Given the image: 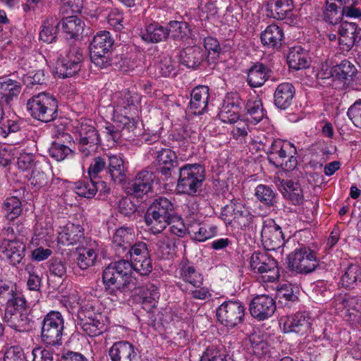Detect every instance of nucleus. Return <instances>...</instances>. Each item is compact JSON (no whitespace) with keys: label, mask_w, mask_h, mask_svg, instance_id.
Segmentation results:
<instances>
[{"label":"nucleus","mask_w":361,"mask_h":361,"mask_svg":"<svg viewBox=\"0 0 361 361\" xmlns=\"http://www.w3.org/2000/svg\"><path fill=\"white\" fill-rule=\"evenodd\" d=\"M99 251L98 244L94 241L87 247L78 249L77 264L81 269H86L94 265Z\"/></svg>","instance_id":"72a5a7b5"},{"label":"nucleus","mask_w":361,"mask_h":361,"mask_svg":"<svg viewBox=\"0 0 361 361\" xmlns=\"http://www.w3.org/2000/svg\"><path fill=\"white\" fill-rule=\"evenodd\" d=\"M361 29L354 23L343 22L338 29V45L343 51H350L354 45L360 46Z\"/></svg>","instance_id":"f3484780"},{"label":"nucleus","mask_w":361,"mask_h":361,"mask_svg":"<svg viewBox=\"0 0 361 361\" xmlns=\"http://www.w3.org/2000/svg\"><path fill=\"white\" fill-rule=\"evenodd\" d=\"M159 238V240L157 243V254L161 258H166L173 251V240L164 235H161Z\"/></svg>","instance_id":"13d9d810"},{"label":"nucleus","mask_w":361,"mask_h":361,"mask_svg":"<svg viewBox=\"0 0 361 361\" xmlns=\"http://www.w3.org/2000/svg\"><path fill=\"white\" fill-rule=\"evenodd\" d=\"M246 119L254 125L260 122L265 116V111L262 106L261 99L257 96H251L245 104Z\"/></svg>","instance_id":"2f4dec72"},{"label":"nucleus","mask_w":361,"mask_h":361,"mask_svg":"<svg viewBox=\"0 0 361 361\" xmlns=\"http://www.w3.org/2000/svg\"><path fill=\"white\" fill-rule=\"evenodd\" d=\"M312 325L311 317L307 312H298L286 317L283 323L285 332H295L303 334L308 331Z\"/></svg>","instance_id":"5701e85b"},{"label":"nucleus","mask_w":361,"mask_h":361,"mask_svg":"<svg viewBox=\"0 0 361 361\" xmlns=\"http://www.w3.org/2000/svg\"><path fill=\"white\" fill-rule=\"evenodd\" d=\"M178 277L193 287L199 288L203 283L202 274L188 261H182L178 267Z\"/></svg>","instance_id":"a878e982"},{"label":"nucleus","mask_w":361,"mask_h":361,"mask_svg":"<svg viewBox=\"0 0 361 361\" xmlns=\"http://www.w3.org/2000/svg\"><path fill=\"white\" fill-rule=\"evenodd\" d=\"M250 267L259 274L263 283L275 282L280 276L277 262L265 252H255L250 258Z\"/></svg>","instance_id":"6e6552de"},{"label":"nucleus","mask_w":361,"mask_h":361,"mask_svg":"<svg viewBox=\"0 0 361 361\" xmlns=\"http://www.w3.org/2000/svg\"><path fill=\"white\" fill-rule=\"evenodd\" d=\"M270 69L263 63H256L247 72V82L252 87L262 86L270 75Z\"/></svg>","instance_id":"473e14b6"},{"label":"nucleus","mask_w":361,"mask_h":361,"mask_svg":"<svg viewBox=\"0 0 361 361\" xmlns=\"http://www.w3.org/2000/svg\"><path fill=\"white\" fill-rule=\"evenodd\" d=\"M20 152L16 157L18 167L22 171H27L32 168L34 165V155L31 153L23 152L20 148Z\"/></svg>","instance_id":"0e129e2a"},{"label":"nucleus","mask_w":361,"mask_h":361,"mask_svg":"<svg viewBox=\"0 0 361 361\" xmlns=\"http://www.w3.org/2000/svg\"><path fill=\"white\" fill-rule=\"evenodd\" d=\"M209 96L207 86L200 85L192 90L190 105L195 114H200L207 109Z\"/></svg>","instance_id":"c756f323"},{"label":"nucleus","mask_w":361,"mask_h":361,"mask_svg":"<svg viewBox=\"0 0 361 361\" xmlns=\"http://www.w3.org/2000/svg\"><path fill=\"white\" fill-rule=\"evenodd\" d=\"M126 171L124 161L120 156L110 155L109 157L108 172L115 182H122L126 178Z\"/></svg>","instance_id":"37998d69"},{"label":"nucleus","mask_w":361,"mask_h":361,"mask_svg":"<svg viewBox=\"0 0 361 361\" xmlns=\"http://www.w3.org/2000/svg\"><path fill=\"white\" fill-rule=\"evenodd\" d=\"M160 294L157 286L153 284L147 285L142 293L143 308L150 312L156 307Z\"/></svg>","instance_id":"a18cd8bd"},{"label":"nucleus","mask_w":361,"mask_h":361,"mask_svg":"<svg viewBox=\"0 0 361 361\" xmlns=\"http://www.w3.org/2000/svg\"><path fill=\"white\" fill-rule=\"evenodd\" d=\"M114 40L108 31H100L93 38L90 44V57L92 61L100 68L109 65L106 54L111 50Z\"/></svg>","instance_id":"9b49d317"},{"label":"nucleus","mask_w":361,"mask_h":361,"mask_svg":"<svg viewBox=\"0 0 361 361\" xmlns=\"http://www.w3.org/2000/svg\"><path fill=\"white\" fill-rule=\"evenodd\" d=\"M281 184V192L286 199L289 200L295 205H299L303 202V192L298 183L283 180Z\"/></svg>","instance_id":"e433bc0d"},{"label":"nucleus","mask_w":361,"mask_h":361,"mask_svg":"<svg viewBox=\"0 0 361 361\" xmlns=\"http://www.w3.org/2000/svg\"><path fill=\"white\" fill-rule=\"evenodd\" d=\"M135 238L133 229L130 227H121L115 231L112 243L120 255L128 250Z\"/></svg>","instance_id":"cd10ccee"},{"label":"nucleus","mask_w":361,"mask_h":361,"mask_svg":"<svg viewBox=\"0 0 361 361\" xmlns=\"http://www.w3.org/2000/svg\"><path fill=\"white\" fill-rule=\"evenodd\" d=\"M27 107L30 115L40 121L49 122L56 117L57 101L47 93L33 96L27 101Z\"/></svg>","instance_id":"0eeeda50"},{"label":"nucleus","mask_w":361,"mask_h":361,"mask_svg":"<svg viewBox=\"0 0 361 361\" xmlns=\"http://www.w3.org/2000/svg\"><path fill=\"white\" fill-rule=\"evenodd\" d=\"M3 361H25L23 348L17 345L7 348Z\"/></svg>","instance_id":"69168bd1"},{"label":"nucleus","mask_w":361,"mask_h":361,"mask_svg":"<svg viewBox=\"0 0 361 361\" xmlns=\"http://www.w3.org/2000/svg\"><path fill=\"white\" fill-rule=\"evenodd\" d=\"M25 245L19 239H4L0 245V252L4 257L16 266L20 263L25 257Z\"/></svg>","instance_id":"aec40b11"},{"label":"nucleus","mask_w":361,"mask_h":361,"mask_svg":"<svg viewBox=\"0 0 361 361\" xmlns=\"http://www.w3.org/2000/svg\"><path fill=\"white\" fill-rule=\"evenodd\" d=\"M109 355L111 361H136L137 353L133 344L123 341L112 345Z\"/></svg>","instance_id":"393cba45"},{"label":"nucleus","mask_w":361,"mask_h":361,"mask_svg":"<svg viewBox=\"0 0 361 361\" xmlns=\"http://www.w3.org/2000/svg\"><path fill=\"white\" fill-rule=\"evenodd\" d=\"M271 11L276 12V16L275 18H283L286 13L292 11L293 8V0H276L274 2L269 4Z\"/></svg>","instance_id":"680f3d73"},{"label":"nucleus","mask_w":361,"mask_h":361,"mask_svg":"<svg viewBox=\"0 0 361 361\" xmlns=\"http://www.w3.org/2000/svg\"><path fill=\"white\" fill-rule=\"evenodd\" d=\"M156 160L159 165H164L168 171L178 165L176 154L169 148L158 149L156 153Z\"/></svg>","instance_id":"de8ad7c7"},{"label":"nucleus","mask_w":361,"mask_h":361,"mask_svg":"<svg viewBox=\"0 0 361 361\" xmlns=\"http://www.w3.org/2000/svg\"><path fill=\"white\" fill-rule=\"evenodd\" d=\"M295 146L286 140H276L273 142L269 154V162L284 171H292L298 165Z\"/></svg>","instance_id":"39448f33"},{"label":"nucleus","mask_w":361,"mask_h":361,"mask_svg":"<svg viewBox=\"0 0 361 361\" xmlns=\"http://www.w3.org/2000/svg\"><path fill=\"white\" fill-rule=\"evenodd\" d=\"M73 133L78 145L80 152L84 157H88L95 152L100 142L98 131L92 121L81 118L73 125Z\"/></svg>","instance_id":"423d86ee"},{"label":"nucleus","mask_w":361,"mask_h":361,"mask_svg":"<svg viewBox=\"0 0 361 361\" xmlns=\"http://www.w3.org/2000/svg\"><path fill=\"white\" fill-rule=\"evenodd\" d=\"M355 0H326L324 19L331 25L339 23L343 17V7L347 4H354Z\"/></svg>","instance_id":"b1692460"},{"label":"nucleus","mask_w":361,"mask_h":361,"mask_svg":"<svg viewBox=\"0 0 361 361\" xmlns=\"http://www.w3.org/2000/svg\"><path fill=\"white\" fill-rule=\"evenodd\" d=\"M134 271L141 276H147L152 271L151 259L148 255L147 245L143 242H137L128 250Z\"/></svg>","instance_id":"dca6fc26"},{"label":"nucleus","mask_w":361,"mask_h":361,"mask_svg":"<svg viewBox=\"0 0 361 361\" xmlns=\"http://www.w3.org/2000/svg\"><path fill=\"white\" fill-rule=\"evenodd\" d=\"M205 179L204 167L199 164H186L179 169L176 189L180 193L194 195Z\"/></svg>","instance_id":"20e7f679"},{"label":"nucleus","mask_w":361,"mask_h":361,"mask_svg":"<svg viewBox=\"0 0 361 361\" xmlns=\"http://www.w3.org/2000/svg\"><path fill=\"white\" fill-rule=\"evenodd\" d=\"M241 99L237 94L228 96L218 114L220 121L224 123L233 124L240 118Z\"/></svg>","instance_id":"412c9836"},{"label":"nucleus","mask_w":361,"mask_h":361,"mask_svg":"<svg viewBox=\"0 0 361 361\" xmlns=\"http://www.w3.org/2000/svg\"><path fill=\"white\" fill-rule=\"evenodd\" d=\"M78 324L90 336H97L105 331L106 319L102 313L96 312L92 306L80 309L78 312Z\"/></svg>","instance_id":"9d476101"},{"label":"nucleus","mask_w":361,"mask_h":361,"mask_svg":"<svg viewBox=\"0 0 361 361\" xmlns=\"http://www.w3.org/2000/svg\"><path fill=\"white\" fill-rule=\"evenodd\" d=\"M133 268L128 260L111 263L103 271V282L110 295L119 297L133 279Z\"/></svg>","instance_id":"f03ea898"},{"label":"nucleus","mask_w":361,"mask_h":361,"mask_svg":"<svg viewBox=\"0 0 361 361\" xmlns=\"http://www.w3.org/2000/svg\"><path fill=\"white\" fill-rule=\"evenodd\" d=\"M248 123L250 122L246 118H240L235 123L232 124L233 128L231 130V135L234 139L241 142L245 140L248 133L250 131Z\"/></svg>","instance_id":"bf43d9fd"},{"label":"nucleus","mask_w":361,"mask_h":361,"mask_svg":"<svg viewBox=\"0 0 361 361\" xmlns=\"http://www.w3.org/2000/svg\"><path fill=\"white\" fill-rule=\"evenodd\" d=\"M3 210L6 219L12 221L18 218L22 212L21 202L16 197H8L4 202Z\"/></svg>","instance_id":"3c124183"},{"label":"nucleus","mask_w":361,"mask_h":361,"mask_svg":"<svg viewBox=\"0 0 361 361\" xmlns=\"http://www.w3.org/2000/svg\"><path fill=\"white\" fill-rule=\"evenodd\" d=\"M295 94V87L290 82L279 85L274 92V104L281 109H287L292 102Z\"/></svg>","instance_id":"7c9ffc66"},{"label":"nucleus","mask_w":361,"mask_h":361,"mask_svg":"<svg viewBox=\"0 0 361 361\" xmlns=\"http://www.w3.org/2000/svg\"><path fill=\"white\" fill-rule=\"evenodd\" d=\"M140 96L135 92L128 90L114 94L113 97V121L116 127L106 123L103 126L102 133L109 141L116 142L121 137V130L133 131L136 127L138 116V105Z\"/></svg>","instance_id":"f257e3e1"},{"label":"nucleus","mask_w":361,"mask_h":361,"mask_svg":"<svg viewBox=\"0 0 361 361\" xmlns=\"http://www.w3.org/2000/svg\"><path fill=\"white\" fill-rule=\"evenodd\" d=\"M287 61L289 67L294 70L306 68L310 65L307 53L301 47H295L290 49Z\"/></svg>","instance_id":"ea45409f"},{"label":"nucleus","mask_w":361,"mask_h":361,"mask_svg":"<svg viewBox=\"0 0 361 361\" xmlns=\"http://www.w3.org/2000/svg\"><path fill=\"white\" fill-rule=\"evenodd\" d=\"M261 241L267 250H276L284 245V237L281 226L272 219L264 220L261 231Z\"/></svg>","instance_id":"2eb2a0df"},{"label":"nucleus","mask_w":361,"mask_h":361,"mask_svg":"<svg viewBox=\"0 0 361 361\" xmlns=\"http://www.w3.org/2000/svg\"><path fill=\"white\" fill-rule=\"evenodd\" d=\"M62 302L67 308L73 312H74L75 309L78 311L82 308H90L91 305L85 303V301L82 298L80 293L77 290H73L68 295L63 296Z\"/></svg>","instance_id":"603ef678"},{"label":"nucleus","mask_w":361,"mask_h":361,"mask_svg":"<svg viewBox=\"0 0 361 361\" xmlns=\"http://www.w3.org/2000/svg\"><path fill=\"white\" fill-rule=\"evenodd\" d=\"M83 56L78 47H71L64 56H61L54 70V74L59 78H65L76 75L81 68Z\"/></svg>","instance_id":"f8f14e48"},{"label":"nucleus","mask_w":361,"mask_h":361,"mask_svg":"<svg viewBox=\"0 0 361 361\" xmlns=\"http://www.w3.org/2000/svg\"><path fill=\"white\" fill-rule=\"evenodd\" d=\"M19 82L7 78L0 81V103L10 104L16 99L21 92Z\"/></svg>","instance_id":"c85d7f7f"},{"label":"nucleus","mask_w":361,"mask_h":361,"mask_svg":"<svg viewBox=\"0 0 361 361\" xmlns=\"http://www.w3.org/2000/svg\"><path fill=\"white\" fill-rule=\"evenodd\" d=\"M84 22L77 16H68L62 20L61 28L66 37L73 39L79 36L83 31Z\"/></svg>","instance_id":"58836bf2"},{"label":"nucleus","mask_w":361,"mask_h":361,"mask_svg":"<svg viewBox=\"0 0 361 361\" xmlns=\"http://www.w3.org/2000/svg\"><path fill=\"white\" fill-rule=\"evenodd\" d=\"M347 116L356 128L361 129V99H357L349 106Z\"/></svg>","instance_id":"e2e57ef3"},{"label":"nucleus","mask_w":361,"mask_h":361,"mask_svg":"<svg viewBox=\"0 0 361 361\" xmlns=\"http://www.w3.org/2000/svg\"><path fill=\"white\" fill-rule=\"evenodd\" d=\"M106 167V161L101 157H95L88 168V175L90 178L96 179L99 173Z\"/></svg>","instance_id":"338daca9"},{"label":"nucleus","mask_w":361,"mask_h":361,"mask_svg":"<svg viewBox=\"0 0 361 361\" xmlns=\"http://www.w3.org/2000/svg\"><path fill=\"white\" fill-rule=\"evenodd\" d=\"M58 25L57 20L54 18L44 20L39 32V39L47 43L54 42L56 37Z\"/></svg>","instance_id":"09e8293b"},{"label":"nucleus","mask_w":361,"mask_h":361,"mask_svg":"<svg viewBox=\"0 0 361 361\" xmlns=\"http://www.w3.org/2000/svg\"><path fill=\"white\" fill-rule=\"evenodd\" d=\"M57 242L63 245H72L80 243L84 238V229L80 224L71 222L57 231Z\"/></svg>","instance_id":"4be33fe9"},{"label":"nucleus","mask_w":361,"mask_h":361,"mask_svg":"<svg viewBox=\"0 0 361 361\" xmlns=\"http://www.w3.org/2000/svg\"><path fill=\"white\" fill-rule=\"evenodd\" d=\"M140 36L145 42L158 43L168 37L167 27L154 22L149 24Z\"/></svg>","instance_id":"c9c22d12"},{"label":"nucleus","mask_w":361,"mask_h":361,"mask_svg":"<svg viewBox=\"0 0 361 361\" xmlns=\"http://www.w3.org/2000/svg\"><path fill=\"white\" fill-rule=\"evenodd\" d=\"M64 329V319L59 312L51 311L44 318L41 337L47 345H61Z\"/></svg>","instance_id":"1a4fd4ad"},{"label":"nucleus","mask_w":361,"mask_h":361,"mask_svg":"<svg viewBox=\"0 0 361 361\" xmlns=\"http://www.w3.org/2000/svg\"><path fill=\"white\" fill-rule=\"evenodd\" d=\"M234 207L235 221L238 222V224L241 226H245L251 222L253 216L242 202L234 200Z\"/></svg>","instance_id":"5fc2aeb1"},{"label":"nucleus","mask_w":361,"mask_h":361,"mask_svg":"<svg viewBox=\"0 0 361 361\" xmlns=\"http://www.w3.org/2000/svg\"><path fill=\"white\" fill-rule=\"evenodd\" d=\"M205 59V52L199 47H188L180 55L182 64L195 68L199 66Z\"/></svg>","instance_id":"f704fd0d"},{"label":"nucleus","mask_w":361,"mask_h":361,"mask_svg":"<svg viewBox=\"0 0 361 361\" xmlns=\"http://www.w3.org/2000/svg\"><path fill=\"white\" fill-rule=\"evenodd\" d=\"M20 147L6 145L0 147V164L6 166L14 160L20 152Z\"/></svg>","instance_id":"4d7b16f0"},{"label":"nucleus","mask_w":361,"mask_h":361,"mask_svg":"<svg viewBox=\"0 0 361 361\" xmlns=\"http://www.w3.org/2000/svg\"><path fill=\"white\" fill-rule=\"evenodd\" d=\"M288 265L300 274H308L315 270L318 260L315 252L308 247L296 249L288 256Z\"/></svg>","instance_id":"ddd939ff"},{"label":"nucleus","mask_w":361,"mask_h":361,"mask_svg":"<svg viewBox=\"0 0 361 361\" xmlns=\"http://www.w3.org/2000/svg\"><path fill=\"white\" fill-rule=\"evenodd\" d=\"M166 27L168 37L174 40L186 42L191 37V30L185 22L171 21Z\"/></svg>","instance_id":"a19ab883"},{"label":"nucleus","mask_w":361,"mask_h":361,"mask_svg":"<svg viewBox=\"0 0 361 361\" xmlns=\"http://www.w3.org/2000/svg\"><path fill=\"white\" fill-rule=\"evenodd\" d=\"M356 72V68L353 64L347 60H343L340 64L334 66L330 72V75L336 79L345 80L352 78Z\"/></svg>","instance_id":"49530a36"},{"label":"nucleus","mask_w":361,"mask_h":361,"mask_svg":"<svg viewBox=\"0 0 361 361\" xmlns=\"http://www.w3.org/2000/svg\"><path fill=\"white\" fill-rule=\"evenodd\" d=\"M250 311L254 318L263 321L274 314L276 311V302L267 295H259L251 301Z\"/></svg>","instance_id":"a211bd4d"},{"label":"nucleus","mask_w":361,"mask_h":361,"mask_svg":"<svg viewBox=\"0 0 361 361\" xmlns=\"http://www.w3.org/2000/svg\"><path fill=\"white\" fill-rule=\"evenodd\" d=\"M49 155L57 161H63L72 154V149L69 146L61 143V140H55L49 149Z\"/></svg>","instance_id":"864d4df0"},{"label":"nucleus","mask_w":361,"mask_h":361,"mask_svg":"<svg viewBox=\"0 0 361 361\" xmlns=\"http://www.w3.org/2000/svg\"><path fill=\"white\" fill-rule=\"evenodd\" d=\"M245 307L240 301L223 302L216 310L218 321L228 328H233L243 320Z\"/></svg>","instance_id":"4468645a"},{"label":"nucleus","mask_w":361,"mask_h":361,"mask_svg":"<svg viewBox=\"0 0 361 361\" xmlns=\"http://www.w3.org/2000/svg\"><path fill=\"white\" fill-rule=\"evenodd\" d=\"M255 195L259 202L266 206H274L276 202V194L269 185H258L255 188Z\"/></svg>","instance_id":"8fccbe9b"},{"label":"nucleus","mask_w":361,"mask_h":361,"mask_svg":"<svg viewBox=\"0 0 361 361\" xmlns=\"http://www.w3.org/2000/svg\"><path fill=\"white\" fill-rule=\"evenodd\" d=\"M5 322L12 329L22 331L25 329V326L28 324L29 317L25 312H20L17 314H13L11 318L4 319Z\"/></svg>","instance_id":"052dcab7"},{"label":"nucleus","mask_w":361,"mask_h":361,"mask_svg":"<svg viewBox=\"0 0 361 361\" xmlns=\"http://www.w3.org/2000/svg\"><path fill=\"white\" fill-rule=\"evenodd\" d=\"M260 38L264 45L274 48L281 45L283 32L279 26L271 24L262 32Z\"/></svg>","instance_id":"4c0bfd02"},{"label":"nucleus","mask_w":361,"mask_h":361,"mask_svg":"<svg viewBox=\"0 0 361 361\" xmlns=\"http://www.w3.org/2000/svg\"><path fill=\"white\" fill-rule=\"evenodd\" d=\"M361 279V268L357 264L349 265L342 274L340 283L346 288H353Z\"/></svg>","instance_id":"c03bdc74"},{"label":"nucleus","mask_w":361,"mask_h":361,"mask_svg":"<svg viewBox=\"0 0 361 361\" xmlns=\"http://www.w3.org/2000/svg\"><path fill=\"white\" fill-rule=\"evenodd\" d=\"M169 224L170 231L178 237H183L188 233V227L185 226L182 219L178 216H172Z\"/></svg>","instance_id":"774afa93"},{"label":"nucleus","mask_w":361,"mask_h":361,"mask_svg":"<svg viewBox=\"0 0 361 361\" xmlns=\"http://www.w3.org/2000/svg\"><path fill=\"white\" fill-rule=\"evenodd\" d=\"M104 181H96L90 178L88 180L79 181L74 188L75 192L78 195L87 198L94 197L101 187H104Z\"/></svg>","instance_id":"79ce46f5"},{"label":"nucleus","mask_w":361,"mask_h":361,"mask_svg":"<svg viewBox=\"0 0 361 361\" xmlns=\"http://www.w3.org/2000/svg\"><path fill=\"white\" fill-rule=\"evenodd\" d=\"M153 180L154 174L152 172L142 171L133 180L128 182L126 192L129 195L141 197L151 190Z\"/></svg>","instance_id":"6ab92c4d"},{"label":"nucleus","mask_w":361,"mask_h":361,"mask_svg":"<svg viewBox=\"0 0 361 361\" xmlns=\"http://www.w3.org/2000/svg\"><path fill=\"white\" fill-rule=\"evenodd\" d=\"M173 209V204L166 197H158L154 200L145 216V223L153 233H160L169 225Z\"/></svg>","instance_id":"7ed1b4c3"},{"label":"nucleus","mask_w":361,"mask_h":361,"mask_svg":"<svg viewBox=\"0 0 361 361\" xmlns=\"http://www.w3.org/2000/svg\"><path fill=\"white\" fill-rule=\"evenodd\" d=\"M230 360L224 350L210 347L202 353L200 361H230Z\"/></svg>","instance_id":"6e6d98bb"},{"label":"nucleus","mask_w":361,"mask_h":361,"mask_svg":"<svg viewBox=\"0 0 361 361\" xmlns=\"http://www.w3.org/2000/svg\"><path fill=\"white\" fill-rule=\"evenodd\" d=\"M188 233L192 239L204 242L217 234V227L207 223L190 224L188 226Z\"/></svg>","instance_id":"bb28decb"}]
</instances>
